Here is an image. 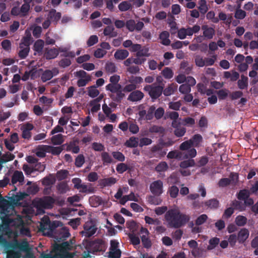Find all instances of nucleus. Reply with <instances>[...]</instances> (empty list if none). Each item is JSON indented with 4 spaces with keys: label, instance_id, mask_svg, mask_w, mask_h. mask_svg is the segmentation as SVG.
<instances>
[{
    "label": "nucleus",
    "instance_id": "1",
    "mask_svg": "<svg viewBox=\"0 0 258 258\" xmlns=\"http://www.w3.org/2000/svg\"><path fill=\"white\" fill-rule=\"evenodd\" d=\"M40 230L44 235L53 237L58 242L63 241L70 236L69 229L63 226L61 222L51 221L48 217L42 218Z\"/></svg>",
    "mask_w": 258,
    "mask_h": 258
},
{
    "label": "nucleus",
    "instance_id": "2",
    "mask_svg": "<svg viewBox=\"0 0 258 258\" xmlns=\"http://www.w3.org/2000/svg\"><path fill=\"white\" fill-rule=\"evenodd\" d=\"M165 218L169 226L175 228L184 226L189 220L188 215L175 209L169 210L165 214Z\"/></svg>",
    "mask_w": 258,
    "mask_h": 258
},
{
    "label": "nucleus",
    "instance_id": "3",
    "mask_svg": "<svg viewBox=\"0 0 258 258\" xmlns=\"http://www.w3.org/2000/svg\"><path fill=\"white\" fill-rule=\"evenodd\" d=\"M9 247L10 249H14L17 251H20V253L25 252L29 253L31 250V248L27 239H24L21 241L17 239H14L9 243Z\"/></svg>",
    "mask_w": 258,
    "mask_h": 258
},
{
    "label": "nucleus",
    "instance_id": "4",
    "mask_svg": "<svg viewBox=\"0 0 258 258\" xmlns=\"http://www.w3.org/2000/svg\"><path fill=\"white\" fill-rule=\"evenodd\" d=\"M144 90L148 91L150 96L153 99L158 98L163 92V87L161 86L147 85L144 87Z\"/></svg>",
    "mask_w": 258,
    "mask_h": 258
},
{
    "label": "nucleus",
    "instance_id": "5",
    "mask_svg": "<svg viewBox=\"0 0 258 258\" xmlns=\"http://www.w3.org/2000/svg\"><path fill=\"white\" fill-rule=\"evenodd\" d=\"M191 140H187L182 143L179 146V149L181 151L187 150V153L185 154V156L186 158H192L196 156L197 151L192 148L191 145Z\"/></svg>",
    "mask_w": 258,
    "mask_h": 258
},
{
    "label": "nucleus",
    "instance_id": "6",
    "mask_svg": "<svg viewBox=\"0 0 258 258\" xmlns=\"http://www.w3.org/2000/svg\"><path fill=\"white\" fill-rule=\"evenodd\" d=\"M55 203V200L50 196H45L40 199L36 203L38 208L45 209H50L53 208Z\"/></svg>",
    "mask_w": 258,
    "mask_h": 258
},
{
    "label": "nucleus",
    "instance_id": "7",
    "mask_svg": "<svg viewBox=\"0 0 258 258\" xmlns=\"http://www.w3.org/2000/svg\"><path fill=\"white\" fill-rule=\"evenodd\" d=\"M84 231L82 232V234L86 237L89 238L96 233L97 228L93 221L90 220L85 223L84 225Z\"/></svg>",
    "mask_w": 258,
    "mask_h": 258
},
{
    "label": "nucleus",
    "instance_id": "8",
    "mask_svg": "<svg viewBox=\"0 0 258 258\" xmlns=\"http://www.w3.org/2000/svg\"><path fill=\"white\" fill-rule=\"evenodd\" d=\"M163 183L161 180H156L150 184V189L155 196H159L163 192Z\"/></svg>",
    "mask_w": 258,
    "mask_h": 258
},
{
    "label": "nucleus",
    "instance_id": "9",
    "mask_svg": "<svg viewBox=\"0 0 258 258\" xmlns=\"http://www.w3.org/2000/svg\"><path fill=\"white\" fill-rule=\"evenodd\" d=\"M59 73V70L56 68H53L51 70H46L41 75V79L43 82H46L51 80L53 76H56Z\"/></svg>",
    "mask_w": 258,
    "mask_h": 258
},
{
    "label": "nucleus",
    "instance_id": "10",
    "mask_svg": "<svg viewBox=\"0 0 258 258\" xmlns=\"http://www.w3.org/2000/svg\"><path fill=\"white\" fill-rule=\"evenodd\" d=\"M70 245L68 242H63L61 244H55L53 246V251L59 255H63L69 249Z\"/></svg>",
    "mask_w": 258,
    "mask_h": 258
},
{
    "label": "nucleus",
    "instance_id": "11",
    "mask_svg": "<svg viewBox=\"0 0 258 258\" xmlns=\"http://www.w3.org/2000/svg\"><path fill=\"white\" fill-rule=\"evenodd\" d=\"M33 128V125L30 123L27 122L23 124L21 127V130L22 131V138L25 139H30L31 137V133L30 131Z\"/></svg>",
    "mask_w": 258,
    "mask_h": 258
},
{
    "label": "nucleus",
    "instance_id": "12",
    "mask_svg": "<svg viewBox=\"0 0 258 258\" xmlns=\"http://www.w3.org/2000/svg\"><path fill=\"white\" fill-rule=\"evenodd\" d=\"M144 96V93L140 90H135L132 92L127 97V100L132 102L141 101Z\"/></svg>",
    "mask_w": 258,
    "mask_h": 258
},
{
    "label": "nucleus",
    "instance_id": "13",
    "mask_svg": "<svg viewBox=\"0 0 258 258\" xmlns=\"http://www.w3.org/2000/svg\"><path fill=\"white\" fill-rule=\"evenodd\" d=\"M24 4L20 7L21 17H25L28 15L31 8V4L33 0H23Z\"/></svg>",
    "mask_w": 258,
    "mask_h": 258
},
{
    "label": "nucleus",
    "instance_id": "14",
    "mask_svg": "<svg viewBox=\"0 0 258 258\" xmlns=\"http://www.w3.org/2000/svg\"><path fill=\"white\" fill-rule=\"evenodd\" d=\"M58 55V50L57 48H48L45 49L44 54V57L47 59H51L56 58Z\"/></svg>",
    "mask_w": 258,
    "mask_h": 258
},
{
    "label": "nucleus",
    "instance_id": "15",
    "mask_svg": "<svg viewBox=\"0 0 258 258\" xmlns=\"http://www.w3.org/2000/svg\"><path fill=\"white\" fill-rule=\"evenodd\" d=\"M249 232L246 228H243L240 230L237 234V240L239 243H243L248 238Z\"/></svg>",
    "mask_w": 258,
    "mask_h": 258
},
{
    "label": "nucleus",
    "instance_id": "16",
    "mask_svg": "<svg viewBox=\"0 0 258 258\" xmlns=\"http://www.w3.org/2000/svg\"><path fill=\"white\" fill-rule=\"evenodd\" d=\"M202 29L203 31V36L207 39H211L213 38L215 33L214 28L209 27L207 25L202 26Z\"/></svg>",
    "mask_w": 258,
    "mask_h": 258
},
{
    "label": "nucleus",
    "instance_id": "17",
    "mask_svg": "<svg viewBox=\"0 0 258 258\" xmlns=\"http://www.w3.org/2000/svg\"><path fill=\"white\" fill-rule=\"evenodd\" d=\"M44 44V41L41 39H38L35 42L33 47V49L35 51L34 55L36 54V52L39 55L42 54Z\"/></svg>",
    "mask_w": 258,
    "mask_h": 258
},
{
    "label": "nucleus",
    "instance_id": "18",
    "mask_svg": "<svg viewBox=\"0 0 258 258\" xmlns=\"http://www.w3.org/2000/svg\"><path fill=\"white\" fill-rule=\"evenodd\" d=\"M169 33L167 31L162 32L159 35V39L161 43L164 45L168 46L170 44L171 41L169 39Z\"/></svg>",
    "mask_w": 258,
    "mask_h": 258
},
{
    "label": "nucleus",
    "instance_id": "19",
    "mask_svg": "<svg viewBox=\"0 0 258 258\" xmlns=\"http://www.w3.org/2000/svg\"><path fill=\"white\" fill-rule=\"evenodd\" d=\"M24 179V177L22 171L16 170L12 177V182L15 184L17 182H22Z\"/></svg>",
    "mask_w": 258,
    "mask_h": 258
},
{
    "label": "nucleus",
    "instance_id": "20",
    "mask_svg": "<svg viewBox=\"0 0 258 258\" xmlns=\"http://www.w3.org/2000/svg\"><path fill=\"white\" fill-rule=\"evenodd\" d=\"M101 160L104 165H108L114 163L113 159L107 152H103L101 154Z\"/></svg>",
    "mask_w": 258,
    "mask_h": 258
},
{
    "label": "nucleus",
    "instance_id": "21",
    "mask_svg": "<svg viewBox=\"0 0 258 258\" xmlns=\"http://www.w3.org/2000/svg\"><path fill=\"white\" fill-rule=\"evenodd\" d=\"M62 151L61 147H53L51 146H45V151L51 153L53 155H58Z\"/></svg>",
    "mask_w": 258,
    "mask_h": 258
},
{
    "label": "nucleus",
    "instance_id": "22",
    "mask_svg": "<svg viewBox=\"0 0 258 258\" xmlns=\"http://www.w3.org/2000/svg\"><path fill=\"white\" fill-rule=\"evenodd\" d=\"M89 201L90 204L93 207H97L103 203L102 198L95 195L90 197Z\"/></svg>",
    "mask_w": 258,
    "mask_h": 258
},
{
    "label": "nucleus",
    "instance_id": "23",
    "mask_svg": "<svg viewBox=\"0 0 258 258\" xmlns=\"http://www.w3.org/2000/svg\"><path fill=\"white\" fill-rule=\"evenodd\" d=\"M129 55V52L125 49H118L114 53V57L118 60H123Z\"/></svg>",
    "mask_w": 258,
    "mask_h": 258
},
{
    "label": "nucleus",
    "instance_id": "24",
    "mask_svg": "<svg viewBox=\"0 0 258 258\" xmlns=\"http://www.w3.org/2000/svg\"><path fill=\"white\" fill-rule=\"evenodd\" d=\"M191 140V143L192 147H199L201 143L203 141V137L200 134H196L189 139Z\"/></svg>",
    "mask_w": 258,
    "mask_h": 258
},
{
    "label": "nucleus",
    "instance_id": "25",
    "mask_svg": "<svg viewBox=\"0 0 258 258\" xmlns=\"http://www.w3.org/2000/svg\"><path fill=\"white\" fill-rule=\"evenodd\" d=\"M114 30L115 29L113 26H107L104 29L103 34L110 38L116 37L117 35V33Z\"/></svg>",
    "mask_w": 258,
    "mask_h": 258
},
{
    "label": "nucleus",
    "instance_id": "26",
    "mask_svg": "<svg viewBox=\"0 0 258 258\" xmlns=\"http://www.w3.org/2000/svg\"><path fill=\"white\" fill-rule=\"evenodd\" d=\"M248 78L243 75H241L240 79L237 82V85L239 89L243 90L248 87Z\"/></svg>",
    "mask_w": 258,
    "mask_h": 258
},
{
    "label": "nucleus",
    "instance_id": "27",
    "mask_svg": "<svg viewBox=\"0 0 258 258\" xmlns=\"http://www.w3.org/2000/svg\"><path fill=\"white\" fill-rule=\"evenodd\" d=\"M116 182L115 178L110 177L108 178H104L100 180V184L103 187L110 186Z\"/></svg>",
    "mask_w": 258,
    "mask_h": 258
},
{
    "label": "nucleus",
    "instance_id": "28",
    "mask_svg": "<svg viewBox=\"0 0 258 258\" xmlns=\"http://www.w3.org/2000/svg\"><path fill=\"white\" fill-rule=\"evenodd\" d=\"M177 89L176 84H171L165 89H163V94L166 96H168L173 94Z\"/></svg>",
    "mask_w": 258,
    "mask_h": 258
},
{
    "label": "nucleus",
    "instance_id": "29",
    "mask_svg": "<svg viewBox=\"0 0 258 258\" xmlns=\"http://www.w3.org/2000/svg\"><path fill=\"white\" fill-rule=\"evenodd\" d=\"M138 138L132 137L124 143V146L128 148H136L138 146Z\"/></svg>",
    "mask_w": 258,
    "mask_h": 258
},
{
    "label": "nucleus",
    "instance_id": "30",
    "mask_svg": "<svg viewBox=\"0 0 258 258\" xmlns=\"http://www.w3.org/2000/svg\"><path fill=\"white\" fill-rule=\"evenodd\" d=\"M6 258H21V253L20 251H17L14 249L6 248Z\"/></svg>",
    "mask_w": 258,
    "mask_h": 258
},
{
    "label": "nucleus",
    "instance_id": "31",
    "mask_svg": "<svg viewBox=\"0 0 258 258\" xmlns=\"http://www.w3.org/2000/svg\"><path fill=\"white\" fill-rule=\"evenodd\" d=\"M87 90L88 95L92 98L97 97L100 93L99 91L97 89L96 85H92L88 87L87 88Z\"/></svg>",
    "mask_w": 258,
    "mask_h": 258
},
{
    "label": "nucleus",
    "instance_id": "32",
    "mask_svg": "<svg viewBox=\"0 0 258 258\" xmlns=\"http://www.w3.org/2000/svg\"><path fill=\"white\" fill-rule=\"evenodd\" d=\"M205 205L209 208L216 209L219 207V202L217 199H212L205 202Z\"/></svg>",
    "mask_w": 258,
    "mask_h": 258
},
{
    "label": "nucleus",
    "instance_id": "33",
    "mask_svg": "<svg viewBox=\"0 0 258 258\" xmlns=\"http://www.w3.org/2000/svg\"><path fill=\"white\" fill-rule=\"evenodd\" d=\"M250 193V191L248 189H241L239 191L237 195V199L239 200L244 201L249 197Z\"/></svg>",
    "mask_w": 258,
    "mask_h": 258
},
{
    "label": "nucleus",
    "instance_id": "34",
    "mask_svg": "<svg viewBox=\"0 0 258 258\" xmlns=\"http://www.w3.org/2000/svg\"><path fill=\"white\" fill-rule=\"evenodd\" d=\"M247 218L242 215H238L235 219L236 225L239 227L244 226L247 223Z\"/></svg>",
    "mask_w": 258,
    "mask_h": 258
},
{
    "label": "nucleus",
    "instance_id": "35",
    "mask_svg": "<svg viewBox=\"0 0 258 258\" xmlns=\"http://www.w3.org/2000/svg\"><path fill=\"white\" fill-rule=\"evenodd\" d=\"M51 141L53 145H61L64 141L63 135L62 134L54 135L51 137Z\"/></svg>",
    "mask_w": 258,
    "mask_h": 258
},
{
    "label": "nucleus",
    "instance_id": "36",
    "mask_svg": "<svg viewBox=\"0 0 258 258\" xmlns=\"http://www.w3.org/2000/svg\"><path fill=\"white\" fill-rule=\"evenodd\" d=\"M111 155L113 159L117 161L122 162L125 161V157L124 154L119 151H113L111 153Z\"/></svg>",
    "mask_w": 258,
    "mask_h": 258
},
{
    "label": "nucleus",
    "instance_id": "37",
    "mask_svg": "<svg viewBox=\"0 0 258 258\" xmlns=\"http://www.w3.org/2000/svg\"><path fill=\"white\" fill-rule=\"evenodd\" d=\"M199 6L198 9L199 10L201 13L202 14H206L208 11V8L207 5V2L206 0H200L199 1Z\"/></svg>",
    "mask_w": 258,
    "mask_h": 258
},
{
    "label": "nucleus",
    "instance_id": "38",
    "mask_svg": "<svg viewBox=\"0 0 258 258\" xmlns=\"http://www.w3.org/2000/svg\"><path fill=\"white\" fill-rule=\"evenodd\" d=\"M220 242V239L217 237H214L209 240V245L207 246L208 250H212L215 248Z\"/></svg>",
    "mask_w": 258,
    "mask_h": 258
},
{
    "label": "nucleus",
    "instance_id": "39",
    "mask_svg": "<svg viewBox=\"0 0 258 258\" xmlns=\"http://www.w3.org/2000/svg\"><path fill=\"white\" fill-rule=\"evenodd\" d=\"M15 156L9 152H7L4 154L0 159V162L5 163L9 161L13 160Z\"/></svg>",
    "mask_w": 258,
    "mask_h": 258
},
{
    "label": "nucleus",
    "instance_id": "40",
    "mask_svg": "<svg viewBox=\"0 0 258 258\" xmlns=\"http://www.w3.org/2000/svg\"><path fill=\"white\" fill-rule=\"evenodd\" d=\"M26 196L27 194L26 193L19 192L17 193L16 195H13L10 199L14 202H18L23 200Z\"/></svg>",
    "mask_w": 258,
    "mask_h": 258
},
{
    "label": "nucleus",
    "instance_id": "41",
    "mask_svg": "<svg viewBox=\"0 0 258 258\" xmlns=\"http://www.w3.org/2000/svg\"><path fill=\"white\" fill-rule=\"evenodd\" d=\"M121 89V86L120 84L110 83L106 86V89L113 93H115V92Z\"/></svg>",
    "mask_w": 258,
    "mask_h": 258
},
{
    "label": "nucleus",
    "instance_id": "42",
    "mask_svg": "<svg viewBox=\"0 0 258 258\" xmlns=\"http://www.w3.org/2000/svg\"><path fill=\"white\" fill-rule=\"evenodd\" d=\"M168 168L167 163L165 161L160 162L155 167V170L157 172H164Z\"/></svg>",
    "mask_w": 258,
    "mask_h": 258
},
{
    "label": "nucleus",
    "instance_id": "43",
    "mask_svg": "<svg viewBox=\"0 0 258 258\" xmlns=\"http://www.w3.org/2000/svg\"><path fill=\"white\" fill-rule=\"evenodd\" d=\"M55 179L52 175L45 177L42 180V184L45 186H50L55 183Z\"/></svg>",
    "mask_w": 258,
    "mask_h": 258
},
{
    "label": "nucleus",
    "instance_id": "44",
    "mask_svg": "<svg viewBox=\"0 0 258 258\" xmlns=\"http://www.w3.org/2000/svg\"><path fill=\"white\" fill-rule=\"evenodd\" d=\"M229 91L226 89H222L216 91V93L219 100H224L228 96Z\"/></svg>",
    "mask_w": 258,
    "mask_h": 258
},
{
    "label": "nucleus",
    "instance_id": "45",
    "mask_svg": "<svg viewBox=\"0 0 258 258\" xmlns=\"http://www.w3.org/2000/svg\"><path fill=\"white\" fill-rule=\"evenodd\" d=\"M195 165V160L194 159H189L181 162L180 163V167L181 168L185 169L189 167L194 166Z\"/></svg>",
    "mask_w": 258,
    "mask_h": 258
},
{
    "label": "nucleus",
    "instance_id": "46",
    "mask_svg": "<svg viewBox=\"0 0 258 258\" xmlns=\"http://www.w3.org/2000/svg\"><path fill=\"white\" fill-rule=\"evenodd\" d=\"M67 150L71 151L73 153L77 154L80 151V148L76 145V142L73 141L70 143Z\"/></svg>",
    "mask_w": 258,
    "mask_h": 258
},
{
    "label": "nucleus",
    "instance_id": "47",
    "mask_svg": "<svg viewBox=\"0 0 258 258\" xmlns=\"http://www.w3.org/2000/svg\"><path fill=\"white\" fill-rule=\"evenodd\" d=\"M231 206L234 207V209L238 210L240 211H243L245 210L244 204H243L241 202L234 200L231 203Z\"/></svg>",
    "mask_w": 258,
    "mask_h": 258
},
{
    "label": "nucleus",
    "instance_id": "48",
    "mask_svg": "<svg viewBox=\"0 0 258 258\" xmlns=\"http://www.w3.org/2000/svg\"><path fill=\"white\" fill-rule=\"evenodd\" d=\"M181 156V153L177 150L170 151L167 156L169 159H180Z\"/></svg>",
    "mask_w": 258,
    "mask_h": 258
},
{
    "label": "nucleus",
    "instance_id": "49",
    "mask_svg": "<svg viewBox=\"0 0 258 258\" xmlns=\"http://www.w3.org/2000/svg\"><path fill=\"white\" fill-rule=\"evenodd\" d=\"M130 168L128 165L123 163H120L116 165V170L117 172L120 174H122L128 169Z\"/></svg>",
    "mask_w": 258,
    "mask_h": 258
},
{
    "label": "nucleus",
    "instance_id": "50",
    "mask_svg": "<svg viewBox=\"0 0 258 258\" xmlns=\"http://www.w3.org/2000/svg\"><path fill=\"white\" fill-rule=\"evenodd\" d=\"M118 7L121 12H125L129 10L131 8L132 5L127 2L123 1L119 4Z\"/></svg>",
    "mask_w": 258,
    "mask_h": 258
},
{
    "label": "nucleus",
    "instance_id": "51",
    "mask_svg": "<svg viewBox=\"0 0 258 258\" xmlns=\"http://www.w3.org/2000/svg\"><path fill=\"white\" fill-rule=\"evenodd\" d=\"M179 91L182 94H188L191 91V86L187 84H182L179 88Z\"/></svg>",
    "mask_w": 258,
    "mask_h": 258
},
{
    "label": "nucleus",
    "instance_id": "52",
    "mask_svg": "<svg viewBox=\"0 0 258 258\" xmlns=\"http://www.w3.org/2000/svg\"><path fill=\"white\" fill-rule=\"evenodd\" d=\"M150 54L149 53V48L146 46L142 47L136 54V56H140L141 57L143 56H149Z\"/></svg>",
    "mask_w": 258,
    "mask_h": 258
},
{
    "label": "nucleus",
    "instance_id": "53",
    "mask_svg": "<svg viewBox=\"0 0 258 258\" xmlns=\"http://www.w3.org/2000/svg\"><path fill=\"white\" fill-rule=\"evenodd\" d=\"M170 196L172 198H175L178 195L179 189L175 185L171 186L168 189Z\"/></svg>",
    "mask_w": 258,
    "mask_h": 258
},
{
    "label": "nucleus",
    "instance_id": "54",
    "mask_svg": "<svg viewBox=\"0 0 258 258\" xmlns=\"http://www.w3.org/2000/svg\"><path fill=\"white\" fill-rule=\"evenodd\" d=\"M69 172L67 170H60L57 172L56 177L58 180H62L67 177Z\"/></svg>",
    "mask_w": 258,
    "mask_h": 258
},
{
    "label": "nucleus",
    "instance_id": "55",
    "mask_svg": "<svg viewBox=\"0 0 258 258\" xmlns=\"http://www.w3.org/2000/svg\"><path fill=\"white\" fill-rule=\"evenodd\" d=\"M29 50V47H24V46H23V48H21V50L19 51L18 53L19 56L20 57V58L21 59L25 58L28 55Z\"/></svg>",
    "mask_w": 258,
    "mask_h": 258
},
{
    "label": "nucleus",
    "instance_id": "56",
    "mask_svg": "<svg viewBox=\"0 0 258 258\" xmlns=\"http://www.w3.org/2000/svg\"><path fill=\"white\" fill-rule=\"evenodd\" d=\"M142 244L144 247L149 248L152 246V243L150 239L146 235L141 236Z\"/></svg>",
    "mask_w": 258,
    "mask_h": 258
},
{
    "label": "nucleus",
    "instance_id": "57",
    "mask_svg": "<svg viewBox=\"0 0 258 258\" xmlns=\"http://www.w3.org/2000/svg\"><path fill=\"white\" fill-rule=\"evenodd\" d=\"M85 162V158L83 154H79L75 159V165L77 167H81Z\"/></svg>",
    "mask_w": 258,
    "mask_h": 258
},
{
    "label": "nucleus",
    "instance_id": "58",
    "mask_svg": "<svg viewBox=\"0 0 258 258\" xmlns=\"http://www.w3.org/2000/svg\"><path fill=\"white\" fill-rule=\"evenodd\" d=\"M195 63L199 67H203L205 66V59L202 56L197 55L195 57Z\"/></svg>",
    "mask_w": 258,
    "mask_h": 258
},
{
    "label": "nucleus",
    "instance_id": "59",
    "mask_svg": "<svg viewBox=\"0 0 258 258\" xmlns=\"http://www.w3.org/2000/svg\"><path fill=\"white\" fill-rule=\"evenodd\" d=\"M92 148L95 151L101 152L105 150L104 146L100 143L94 142L92 144Z\"/></svg>",
    "mask_w": 258,
    "mask_h": 258
},
{
    "label": "nucleus",
    "instance_id": "60",
    "mask_svg": "<svg viewBox=\"0 0 258 258\" xmlns=\"http://www.w3.org/2000/svg\"><path fill=\"white\" fill-rule=\"evenodd\" d=\"M155 109V107L153 105L149 107L147 112L146 111V119L151 120L153 119Z\"/></svg>",
    "mask_w": 258,
    "mask_h": 258
},
{
    "label": "nucleus",
    "instance_id": "61",
    "mask_svg": "<svg viewBox=\"0 0 258 258\" xmlns=\"http://www.w3.org/2000/svg\"><path fill=\"white\" fill-rule=\"evenodd\" d=\"M246 16V12L240 9H236L235 13V18L237 19H243Z\"/></svg>",
    "mask_w": 258,
    "mask_h": 258
},
{
    "label": "nucleus",
    "instance_id": "62",
    "mask_svg": "<svg viewBox=\"0 0 258 258\" xmlns=\"http://www.w3.org/2000/svg\"><path fill=\"white\" fill-rule=\"evenodd\" d=\"M91 80V78L90 76H88L87 77V78H81L78 80L77 81V85L79 87H84L86 85V84Z\"/></svg>",
    "mask_w": 258,
    "mask_h": 258
},
{
    "label": "nucleus",
    "instance_id": "63",
    "mask_svg": "<svg viewBox=\"0 0 258 258\" xmlns=\"http://www.w3.org/2000/svg\"><path fill=\"white\" fill-rule=\"evenodd\" d=\"M105 69L108 73H113L116 72L115 64L112 62L107 63L106 64Z\"/></svg>",
    "mask_w": 258,
    "mask_h": 258
},
{
    "label": "nucleus",
    "instance_id": "64",
    "mask_svg": "<svg viewBox=\"0 0 258 258\" xmlns=\"http://www.w3.org/2000/svg\"><path fill=\"white\" fill-rule=\"evenodd\" d=\"M121 253L120 249L110 250L108 257L109 258H120Z\"/></svg>",
    "mask_w": 258,
    "mask_h": 258
}]
</instances>
